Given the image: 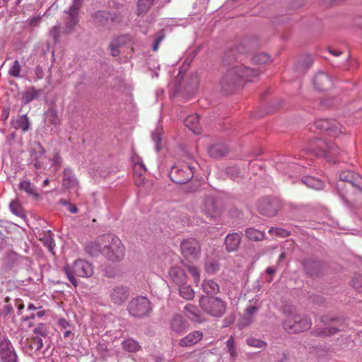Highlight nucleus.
Listing matches in <instances>:
<instances>
[{"instance_id": "a18cd8bd", "label": "nucleus", "mask_w": 362, "mask_h": 362, "mask_svg": "<svg viewBox=\"0 0 362 362\" xmlns=\"http://www.w3.org/2000/svg\"><path fill=\"white\" fill-rule=\"evenodd\" d=\"M45 154V149L40 144H37L31 150L30 155L33 160H40Z\"/></svg>"}, {"instance_id": "8fccbe9b", "label": "nucleus", "mask_w": 362, "mask_h": 362, "mask_svg": "<svg viewBox=\"0 0 362 362\" xmlns=\"http://www.w3.org/2000/svg\"><path fill=\"white\" fill-rule=\"evenodd\" d=\"M187 269L190 275L193 277L194 284L196 285L198 284V283L200 281V271L199 269L193 265H188Z\"/></svg>"}, {"instance_id": "a878e982", "label": "nucleus", "mask_w": 362, "mask_h": 362, "mask_svg": "<svg viewBox=\"0 0 362 362\" xmlns=\"http://www.w3.org/2000/svg\"><path fill=\"white\" fill-rule=\"evenodd\" d=\"M228 152V148L223 144H216L211 146L209 150L211 157L218 158L224 156Z\"/></svg>"}, {"instance_id": "9d476101", "label": "nucleus", "mask_w": 362, "mask_h": 362, "mask_svg": "<svg viewBox=\"0 0 362 362\" xmlns=\"http://www.w3.org/2000/svg\"><path fill=\"white\" fill-rule=\"evenodd\" d=\"M128 310L132 316L142 318L151 313L152 307L149 300L141 296L133 298L129 303Z\"/></svg>"}, {"instance_id": "f257e3e1", "label": "nucleus", "mask_w": 362, "mask_h": 362, "mask_svg": "<svg viewBox=\"0 0 362 362\" xmlns=\"http://www.w3.org/2000/svg\"><path fill=\"white\" fill-rule=\"evenodd\" d=\"M337 189L342 199L356 206L362 205V177L351 170L339 175Z\"/></svg>"}, {"instance_id": "39448f33", "label": "nucleus", "mask_w": 362, "mask_h": 362, "mask_svg": "<svg viewBox=\"0 0 362 362\" xmlns=\"http://www.w3.org/2000/svg\"><path fill=\"white\" fill-rule=\"evenodd\" d=\"M196 162L192 159L189 161L180 160L173 165L169 173L172 181L178 184H185L194 176V168Z\"/></svg>"}, {"instance_id": "ea45409f", "label": "nucleus", "mask_w": 362, "mask_h": 362, "mask_svg": "<svg viewBox=\"0 0 362 362\" xmlns=\"http://www.w3.org/2000/svg\"><path fill=\"white\" fill-rule=\"evenodd\" d=\"M155 0H139L137 4V13H146L153 4Z\"/></svg>"}, {"instance_id": "9b49d317", "label": "nucleus", "mask_w": 362, "mask_h": 362, "mask_svg": "<svg viewBox=\"0 0 362 362\" xmlns=\"http://www.w3.org/2000/svg\"><path fill=\"white\" fill-rule=\"evenodd\" d=\"M321 321L326 327L315 331L318 336L329 337L344 329V320L341 318L324 315L321 317Z\"/></svg>"}, {"instance_id": "7c9ffc66", "label": "nucleus", "mask_w": 362, "mask_h": 362, "mask_svg": "<svg viewBox=\"0 0 362 362\" xmlns=\"http://www.w3.org/2000/svg\"><path fill=\"white\" fill-rule=\"evenodd\" d=\"M40 240L43 243V245L47 247L49 252H53L54 244V240L52 238L53 234L51 230H46L40 235Z\"/></svg>"}, {"instance_id": "473e14b6", "label": "nucleus", "mask_w": 362, "mask_h": 362, "mask_svg": "<svg viewBox=\"0 0 362 362\" xmlns=\"http://www.w3.org/2000/svg\"><path fill=\"white\" fill-rule=\"evenodd\" d=\"M103 246L99 241L91 242L86 246V251L92 257H96L103 251Z\"/></svg>"}, {"instance_id": "bb28decb", "label": "nucleus", "mask_w": 362, "mask_h": 362, "mask_svg": "<svg viewBox=\"0 0 362 362\" xmlns=\"http://www.w3.org/2000/svg\"><path fill=\"white\" fill-rule=\"evenodd\" d=\"M41 93V90H37L33 87L27 88L22 93L21 101L23 104H28L35 99H37Z\"/></svg>"}, {"instance_id": "72a5a7b5", "label": "nucleus", "mask_w": 362, "mask_h": 362, "mask_svg": "<svg viewBox=\"0 0 362 362\" xmlns=\"http://www.w3.org/2000/svg\"><path fill=\"white\" fill-rule=\"evenodd\" d=\"M127 36H120L119 37L115 38L112 40L110 45L109 48L110 49L111 54L116 57L119 54V47L124 42L125 40L127 39Z\"/></svg>"}, {"instance_id": "412c9836", "label": "nucleus", "mask_w": 362, "mask_h": 362, "mask_svg": "<svg viewBox=\"0 0 362 362\" xmlns=\"http://www.w3.org/2000/svg\"><path fill=\"white\" fill-rule=\"evenodd\" d=\"M240 243V236L237 233L228 234L225 239L226 248L229 252L235 251L238 249Z\"/></svg>"}, {"instance_id": "864d4df0", "label": "nucleus", "mask_w": 362, "mask_h": 362, "mask_svg": "<svg viewBox=\"0 0 362 362\" xmlns=\"http://www.w3.org/2000/svg\"><path fill=\"white\" fill-rule=\"evenodd\" d=\"M21 65L18 60H15L11 66L8 73L11 76L20 77Z\"/></svg>"}, {"instance_id": "13d9d810", "label": "nucleus", "mask_w": 362, "mask_h": 362, "mask_svg": "<svg viewBox=\"0 0 362 362\" xmlns=\"http://www.w3.org/2000/svg\"><path fill=\"white\" fill-rule=\"evenodd\" d=\"M247 344L250 346L252 347H257V348H262L266 346V343L263 341H261L259 339H257L253 337H250L247 340Z\"/></svg>"}, {"instance_id": "680f3d73", "label": "nucleus", "mask_w": 362, "mask_h": 362, "mask_svg": "<svg viewBox=\"0 0 362 362\" xmlns=\"http://www.w3.org/2000/svg\"><path fill=\"white\" fill-rule=\"evenodd\" d=\"M59 202L62 205L67 206V210L71 213L76 214L78 212V208L76 206L69 203L68 201L65 199H61Z\"/></svg>"}, {"instance_id": "c9c22d12", "label": "nucleus", "mask_w": 362, "mask_h": 362, "mask_svg": "<svg viewBox=\"0 0 362 362\" xmlns=\"http://www.w3.org/2000/svg\"><path fill=\"white\" fill-rule=\"evenodd\" d=\"M16 129H21L23 132H26L30 128V122L26 115L19 116L13 123Z\"/></svg>"}, {"instance_id": "c85d7f7f", "label": "nucleus", "mask_w": 362, "mask_h": 362, "mask_svg": "<svg viewBox=\"0 0 362 362\" xmlns=\"http://www.w3.org/2000/svg\"><path fill=\"white\" fill-rule=\"evenodd\" d=\"M301 182L304 183L308 187L314 189H321L324 187L323 182L311 176H305L301 179Z\"/></svg>"}, {"instance_id": "603ef678", "label": "nucleus", "mask_w": 362, "mask_h": 362, "mask_svg": "<svg viewBox=\"0 0 362 362\" xmlns=\"http://www.w3.org/2000/svg\"><path fill=\"white\" fill-rule=\"evenodd\" d=\"M205 269L209 274H214L219 269V265L216 262L210 261L205 264Z\"/></svg>"}, {"instance_id": "09e8293b", "label": "nucleus", "mask_w": 362, "mask_h": 362, "mask_svg": "<svg viewBox=\"0 0 362 362\" xmlns=\"http://www.w3.org/2000/svg\"><path fill=\"white\" fill-rule=\"evenodd\" d=\"M10 209L12 211L13 214L15 215L21 217L23 216V211L22 209L21 206L20 205L19 202L16 200H13L10 203Z\"/></svg>"}, {"instance_id": "bf43d9fd", "label": "nucleus", "mask_w": 362, "mask_h": 362, "mask_svg": "<svg viewBox=\"0 0 362 362\" xmlns=\"http://www.w3.org/2000/svg\"><path fill=\"white\" fill-rule=\"evenodd\" d=\"M351 285L354 288L362 292V275L355 276L351 280Z\"/></svg>"}, {"instance_id": "2f4dec72", "label": "nucleus", "mask_w": 362, "mask_h": 362, "mask_svg": "<svg viewBox=\"0 0 362 362\" xmlns=\"http://www.w3.org/2000/svg\"><path fill=\"white\" fill-rule=\"evenodd\" d=\"M45 121L47 124L57 127L60 123L57 112L54 108H49L45 114Z\"/></svg>"}, {"instance_id": "0eeeda50", "label": "nucleus", "mask_w": 362, "mask_h": 362, "mask_svg": "<svg viewBox=\"0 0 362 362\" xmlns=\"http://www.w3.org/2000/svg\"><path fill=\"white\" fill-rule=\"evenodd\" d=\"M284 329L290 334L305 332L311 327V320L307 316L288 315L284 321Z\"/></svg>"}, {"instance_id": "4c0bfd02", "label": "nucleus", "mask_w": 362, "mask_h": 362, "mask_svg": "<svg viewBox=\"0 0 362 362\" xmlns=\"http://www.w3.org/2000/svg\"><path fill=\"white\" fill-rule=\"evenodd\" d=\"M34 336L42 339L49 338V329L45 324L39 323L33 329Z\"/></svg>"}, {"instance_id": "2eb2a0df", "label": "nucleus", "mask_w": 362, "mask_h": 362, "mask_svg": "<svg viewBox=\"0 0 362 362\" xmlns=\"http://www.w3.org/2000/svg\"><path fill=\"white\" fill-rule=\"evenodd\" d=\"M21 260L22 257L15 252H7L3 259L2 270L5 273L11 271L15 266L18 265L21 262Z\"/></svg>"}, {"instance_id": "cd10ccee", "label": "nucleus", "mask_w": 362, "mask_h": 362, "mask_svg": "<svg viewBox=\"0 0 362 362\" xmlns=\"http://www.w3.org/2000/svg\"><path fill=\"white\" fill-rule=\"evenodd\" d=\"M63 185L68 188L78 185V181L72 170L69 168H66L64 170Z\"/></svg>"}, {"instance_id": "aec40b11", "label": "nucleus", "mask_w": 362, "mask_h": 362, "mask_svg": "<svg viewBox=\"0 0 362 362\" xmlns=\"http://www.w3.org/2000/svg\"><path fill=\"white\" fill-rule=\"evenodd\" d=\"M170 328L176 333H182L187 328V322L180 315H175L170 321Z\"/></svg>"}, {"instance_id": "0e129e2a", "label": "nucleus", "mask_w": 362, "mask_h": 362, "mask_svg": "<svg viewBox=\"0 0 362 362\" xmlns=\"http://www.w3.org/2000/svg\"><path fill=\"white\" fill-rule=\"evenodd\" d=\"M247 49L243 45H240L237 46L235 49L230 51L233 55H235V53H238L239 54H246L247 52Z\"/></svg>"}, {"instance_id": "c756f323", "label": "nucleus", "mask_w": 362, "mask_h": 362, "mask_svg": "<svg viewBox=\"0 0 362 362\" xmlns=\"http://www.w3.org/2000/svg\"><path fill=\"white\" fill-rule=\"evenodd\" d=\"M303 267L305 272L310 275H317L320 271V263L313 259H307L303 262Z\"/></svg>"}, {"instance_id": "393cba45", "label": "nucleus", "mask_w": 362, "mask_h": 362, "mask_svg": "<svg viewBox=\"0 0 362 362\" xmlns=\"http://www.w3.org/2000/svg\"><path fill=\"white\" fill-rule=\"evenodd\" d=\"M185 310L189 320L199 323L203 322L202 316L197 307L192 304H187L185 307Z\"/></svg>"}, {"instance_id": "de8ad7c7", "label": "nucleus", "mask_w": 362, "mask_h": 362, "mask_svg": "<svg viewBox=\"0 0 362 362\" xmlns=\"http://www.w3.org/2000/svg\"><path fill=\"white\" fill-rule=\"evenodd\" d=\"M269 60V56L266 53H259L252 57V61L255 64H264Z\"/></svg>"}, {"instance_id": "774afa93", "label": "nucleus", "mask_w": 362, "mask_h": 362, "mask_svg": "<svg viewBox=\"0 0 362 362\" xmlns=\"http://www.w3.org/2000/svg\"><path fill=\"white\" fill-rule=\"evenodd\" d=\"M58 325L62 329H66L67 328L71 327L70 322L64 318H60L58 320Z\"/></svg>"}, {"instance_id": "3c124183", "label": "nucleus", "mask_w": 362, "mask_h": 362, "mask_svg": "<svg viewBox=\"0 0 362 362\" xmlns=\"http://www.w3.org/2000/svg\"><path fill=\"white\" fill-rule=\"evenodd\" d=\"M253 321H254L253 317L245 315L239 319V320L238 322V325L240 329H243V328L251 325Z\"/></svg>"}, {"instance_id": "a19ab883", "label": "nucleus", "mask_w": 362, "mask_h": 362, "mask_svg": "<svg viewBox=\"0 0 362 362\" xmlns=\"http://www.w3.org/2000/svg\"><path fill=\"white\" fill-rule=\"evenodd\" d=\"M180 296L187 300H190L194 297V291L191 286H187L186 284L180 285Z\"/></svg>"}, {"instance_id": "58836bf2", "label": "nucleus", "mask_w": 362, "mask_h": 362, "mask_svg": "<svg viewBox=\"0 0 362 362\" xmlns=\"http://www.w3.org/2000/svg\"><path fill=\"white\" fill-rule=\"evenodd\" d=\"M122 348L129 352H136L140 349L139 343L132 338L124 340L122 343Z\"/></svg>"}, {"instance_id": "e433bc0d", "label": "nucleus", "mask_w": 362, "mask_h": 362, "mask_svg": "<svg viewBox=\"0 0 362 362\" xmlns=\"http://www.w3.org/2000/svg\"><path fill=\"white\" fill-rule=\"evenodd\" d=\"M0 358L2 362H18V356L13 347L0 353Z\"/></svg>"}, {"instance_id": "dca6fc26", "label": "nucleus", "mask_w": 362, "mask_h": 362, "mask_svg": "<svg viewBox=\"0 0 362 362\" xmlns=\"http://www.w3.org/2000/svg\"><path fill=\"white\" fill-rule=\"evenodd\" d=\"M313 83L315 88L320 90L329 89L332 82L329 76L324 72H318L313 78Z\"/></svg>"}, {"instance_id": "423d86ee", "label": "nucleus", "mask_w": 362, "mask_h": 362, "mask_svg": "<svg viewBox=\"0 0 362 362\" xmlns=\"http://www.w3.org/2000/svg\"><path fill=\"white\" fill-rule=\"evenodd\" d=\"M199 306L203 311L214 317H222L226 310V303L220 298L202 296Z\"/></svg>"}, {"instance_id": "338daca9", "label": "nucleus", "mask_w": 362, "mask_h": 362, "mask_svg": "<svg viewBox=\"0 0 362 362\" xmlns=\"http://www.w3.org/2000/svg\"><path fill=\"white\" fill-rule=\"evenodd\" d=\"M259 308L255 305H249L245 308V315L254 317V315L258 311Z\"/></svg>"}, {"instance_id": "052dcab7", "label": "nucleus", "mask_w": 362, "mask_h": 362, "mask_svg": "<svg viewBox=\"0 0 362 362\" xmlns=\"http://www.w3.org/2000/svg\"><path fill=\"white\" fill-rule=\"evenodd\" d=\"M30 346L31 349H35V351L40 350L43 346V339L41 337L33 336L32 339V344Z\"/></svg>"}, {"instance_id": "7ed1b4c3", "label": "nucleus", "mask_w": 362, "mask_h": 362, "mask_svg": "<svg viewBox=\"0 0 362 362\" xmlns=\"http://www.w3.org/2000/svg\"><path fill=\"white\" fill-rule=\"evenodd\" d=\"M103 245L102 254L112 262H119L124 257V247L122 241L116 236L105 234L101 236Z\"/></svg>"}, {"instance_id": "4d7b16f0", "label": "nucleus", "mask_w": 362, "mask_h": 362, "mask_svg": "<svg viewBox=\"0 0 362 362\" xmlns=\"http://www.w3.org/2000/svg\"><path fill=\"white\" fill-rule=\"evenodd\" d=\"M11 341L4 337H0V353H3L13 348Z\"/></svg>"}, {"instance_id": "37998d69", "label": "nucleus", "mask_w": 362, "mask_h": 362, "mask_svg": "<svg viewBox=\"0 0 362 362\" xmlns=\"http://www.w3.org/2000/svg\"><path fill=\"white\" fill-rule=\"evenodd\" d=\"M246 236L251 240H260L264 238V233L255 228H247L245 230Z\"/></svg>"}, {"instance_id": "4be33fe9", "label": "nucleus", "mask_w": 362, "mask_h": 362, "mask_svg": "<svg viewBox=\"0 0 362 362\" xmlns=\"http://www.w3.org/2000/svg\"><path fill=\"white\" fill-rule=\"evenodd\" d=\"M202 291L209 296H214L219 293V285L212 279L204 280L202 284Z\"/></svg>"}, {"instance_id": "f8f14e48", "label": "nucleus", "mask_w": 362, "mask_h": 362, "mask_svg": "<svg viewBox=\"0 0 362 362\" xmlns=\"http://www.w3.org/2000/svg\"><path fill=\"white\" fill-rule=\"evenodd\" d=\"M316 129L327 132L330 136H338L342 131L341 125L336 120L320 119L315 122Z\"/></svg>"}, {"instance_id": "f3484780", "label": "nucleus", "mask_w": 362, "mask_h": 362, "mask_svg": "<svg viewBox=\"0 0 362 362\" xmlns=\"http://www.w3.org/2000/svg\"><path fill=\"white\" fill-rule=\"evenodd\" d=\"M203 334L200 331H194L180 339L179 345L181 347H189L202 340Z\"/></svg>"}, {"instance_id": "6e6552de", "label": "nucleus", "mask_w": 362, "mask_h": 362, "mask_svg": "<svg viewBox=\"0 0 362 362\" xmlns=\"http://www.w3.org/2000/svg\"><path fill=\"white\" fill-rule=\"evenodd\" d=\"M83 4V0H72V4L67 11H64V27L63 33L64 34L72 33L78 25V11Z\"/></svg>"}, {"instance_id": "b1692460", "label": "nucleus", "mask_w": 362, "mask_h": 362, "mask_svg": "<svg viewBox=\"0 0 362 362\" xmlns=\"http://www.w3.org/2000/svg\"><path fill=\"white\" fill-rule=\"evenodd\" d=\"M276 169L283 173L288 174L289 176H292L294 174V171L296 170H300V167L294 163H288L287 161L284 160L279 162L276 164Z\"/></svg>"}, {"instance_id": "6e6d98bb", "label": "nucleus", "mask_w": 362, "mask_h": 362, "mask_svg": "<svg viewBox=\"0 0 362 362\" xmlns=\"http://www.w3.org/2000/svg\"><path fill=\"white\" fill-rule=\"evenodd\" d=\"M60 25H54L49 31V35L55 42H59L61 35Z\"/></svg>"}, {"instance_id": "ddd939ff", "label": "nucleus", "mask_w": 362, "mask_h": 362, "mask_svg": "<svg viewBox=\"0 0 362 362\" xmlns=\"http://www.w3.org/2000/svg\"><path fill=\"white\" fill-rule=\"evenodd\" d=\"M180 247L183 255L185 257L197 259L200 255L201 245L196 239L184 240L181 243Z\"/></svg>"}, {"instance_id": "6ab92c4d", "label": "nucleus", "mask_w": 362, "mask_h": 362, "mask_svg": "<svg viewBox=\"0 0 362 362\" xmlns=\"http://www.w3.org/2000/svg\"><path fill=\"white\" fill-rule=\"evenodd\" d=\"M259 211L268 217H272L277 213L276 204L267 200L262 201L258 206Z\"/></svg>"}, {"instance_id": "c03bdc74", "label": "nucleus", "mask_w": 362, "mask_h": 362, "mask_svg": "<svg viewBox=\"0 0 362 362\" xmlns=\"http://www.w3.org/2000/svg\"><path fill=\"white\" fill-rule=\"evenodd\" d=\"M226 349L232 360H235L237 357V351L235 346V341L233 336H230L229 339L226 341Z\"/></svg>"}, {"instance_id": "e2e57ef3", "label": "nucleus", "mask_w": 362, "mask_h": 362, "mask_svg": "<svg viewBox=\"0 0 362 362\" xmlns=\"http://www.w3.org/2000/svg\"><path fill=\"white\" fill-rule=\"evenodd\" d=\"M152 139L156 143V149L157 151L160 150L159 142L160 141V134L158 131H155L151 134Z\"/></svg>"}, {"instance_id": "5fc2aeb1", "label": "nucleus", "mask_w": 362, "mask_h": 362, "mask_svg": "<svg viewBox=\"0 0 362 362\" xmlns=\"http://www.w3.org/2000/svg\"><path fill=\"white\" fill-rule=\"evenodd\" d=\"M269 233L272 235H274L281 238H285L289 235V233L281 228H271L269 230Z\"/></svg>"}, {"instance_id": "79ce46f5", "label": "nucleus", "mask_w": 362, "mask_h": 362, "mask_svg": "<svg viewBox=\"0 0 362 362\" xmlns=\"http://www.w3.org/2000/svg\"><path fill=\"white\" fill-rule=\"evenodd\" d=\"M20 188L27 192L30 195H33L34 197H37V192L36 187L31 184L29 181H22L19 184Z\"/></svg>"}, {"instance_id": "20e7f679", "label": "nucleus", "mask_w": 362, "mask_h": 362, "mask_svg": "<svg viewBox=\"0 0 362 362\" xmlns=\"http://www.w3.org/2000/svg\"><path fill=\"white\" fill-rule=\"evenodd\" d=\"M64 271L74 287L78 285V281L76 276L82 278H89L93 274V267L91 263L83 260H76L72 266H66Z\"/></svg>"}, {"instance_id": "4468645a", "label": "nucleus", "mask_w": 362, "mask_h": 362, "mask_svg": "<svg viewBox=\"0 0 362 362\" xmlns=\"http://www.w3.org/2000/svg\"><path fill=\"white\" fill-rule=\"evenodd\" d=\"M129 296V288L123 285H117L112 287L109 291V297L112 303L116 305H122Z\"/></svg>"}, {"instance_id": "a211bd4d", "label": "nucleus", "mask_w": 362, "mask_h": 362, "mask_svg": "<svg viewBox=\"0 0 362 362\" xmlns=\"http://www.w3.org/2000/svg\"><path fill=\"white\" fill-rule=\"evenodd\" d=\"M171 279L178 286L187 284V276L185 271L180 267H173L169 270Z\"/></svg>"}, {"instance_id": "f03ea898", "label": "nucleus", "mask_w": 362, "mask_h": 362, "mask_svg": "<svg viewBox=\"0 0 362 362\" xmlns=\"http://www.w3.org/2000/svg\"><path fill=\"white\" fill-rule=\"evenodd\" d=\"M260 71L245 66L236 65L228 69L220 81L221 90L225 93H230L240 84L241 80L252 81L257 77Z\"/></svg>"}, {"instance_id": "f704fd0d", "label": "nucleus", "mask_w": 362, "mask_h": 362, "mask_svg": "<svg viewBox=\"0 0 362 362\" xmlns=\"http://www.w3.org/2000/svg\"><path fill=\"white\" fill-rule=\"evenodd\" d=\"M111 17V14L106 11H99L95 12L93 16V21L95 23L98 25H105L107 24L109 18Z\"/></svg>"}, {"instance_id": "5701e85b", "label": "nucleus", "mask_w": 362, "mask_h": 362, "mask_svg": "<svg viewBox=\"0 0 362 362\" xmlns=\"http://www.w3.org/2000/svg\"><path fill=\"white\" fill-rule=\"evenodd\" d=\"M185 124L196 134H199L202 132L197 115H191L187 117L185 119Z\"/></svg>"}, {"instance_id": "69168bd1", "label": "nucleus", "mask_w": 362, "mask_h": 362, "mask_svg": "<svg viewBox=\"0 0 362 362\" xmlns=\"http://www.w3.org/2000/svg\"><path fill=\"white\" fill-rule=\"evenodd\" d=\"M141 169L143 172L146 171V168L142 160L140 158H138L136 160L134 161V170L135 172Z\"/></svg>"}, {"instance_id": "49530a36", "label": "nucleus", "mask_w": 362, "mask_h": 362, "mask_svg": "<svg viewBox=\"0 0 362 362\" xmlns=\"http://www.w3.org/2000/svg\"><path fill=\"white\" fill-rule=\"evenodd\" d=\"M226 174L230 177V178L234 181L238 182L240 180V170L235 166H230L226 168Z\"/></svg>"}, {"instance_id": "1a4fd4ad", "label": "nucleus", "mask_w": 362, "mask_h": 362, "mask_svg": "<svg viewBox=\"0 0 362 362\" xmlns=\"http://www.w3.org/2000/svg\"><path fill=\"white\" fill-rule=\"evenodd\" d=\"M317 156L325 157L330 163H334L340 154V150L332 141L318 140L316 146L313 148Z\"/></svg>"}]
</instances>
